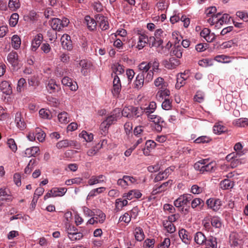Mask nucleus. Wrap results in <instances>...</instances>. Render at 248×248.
Wrapping results in <instances>:
<instances>
[{"mask_svg":"<svg viewBox=\"0 0 248 248\" xmlns=\"http://www.w3.org/2000/svg\"><path fill=\"white\" fill-rule=\"evenodd\" d=\"M122 115L128 118H132L134 117H139L142 115L143 113V109L141 108H138L129 106L125 107L121 112Z\"/></svg>","mask_w":248,"mask_h":248,"instance_id":"nucleus-1","label":"nucleus"},{"mask_svg":"<svg viewBox=\"0 0 248 248\" xmlns=\"http://www.w3.org/2000/svg\"><path fill=\"white\" fill-rule=\"evenodd\" d=\"M121 113L120 110L116 108L110 114V115L107 117L106 120L101 124V126H104L105 127H109L111 124L116 122L118 119L121 117Z\"/></svg>","mask_w":248,"mask_h":248,"instance_id":"nucleus-2","label":"nucleus"},{"mask_svg":"<svg viewBox=\"0 0 248 248\" xmlns=\"http://www.w3.org/2000/svg\"><path fill=\"white\" fill-rule=\"evenodd\" d=\"M69 23V19L65 17H63L62 20L58 18H53L50 21L52 29L55 31H60L64 27H67Z\"/></svg>","mask_w":248,"mask_h":248,"instance_id":"nucleus-3","label":"nucleus"},{"mask_svg":"<svg viewBox=\"0 0 248 248\" xmlns=\"http://www.w3.org/2000/svg\"><path fill=\"white\" fill-rule=\"evenodd\" d=\"M192 198L193 196L191 194H183L174 201V205L178 208H181L189 203Z\"/></svg>","mask_w":248,"mask_h":248,"instance_id":"nucleus-4","label":"nucleus"},{"mask_svg":"<svg viewBox=\"0 0 248 248\" xmlns=\"http://www.w3.org/2000/svg\"><path fill=\"white\" fill-rule=\"evenodd\" d=\"M67 189L64 187H53L44 196V199L46 200L50 197H61L66 192Z\"/></svg>","mask_w":248,"mask_h":248,"instance_id":"nucleus-5","label":"nucleus"},{"mask_svg":"<svg viewBox=\"0 0 248 248\" xmlns=\"http://www.w3.org/2000/svg\"><path fill=\"white\" fill-rule=\"evenodd\" d=\"M137 179L133 176L124 175L122 178L119 179L117 185L124 188H126L128 186L137 183Z\"/></svg>","mask_w":248,"mask_h":248,"instance_id":"nucleus-6","label":"nucleus"},{"mask_svg":"<svg viewBox=\"0 0 248 248\" xmlns=\"http://www.w3.org/2000/svg\"><path fill=\"white\" fill-rule=\"evenodd\" d=\"M208 208L215 212H217L222 205V201L219 199L210 198L206 202Z\"/></svg>","mask_w":248,"mask_h":248,"instance_id":"nucleus-7","label":"nucleus"},{"mask_svg":"<svg viewBox=\"0 0 248 248\" xmlns=\"http://www.w3.org/2000/svg\"><path fill=\"white\" fill-rule=\"evenodd\" d=\"M229 243L232 248H238L242 244L240 235L236 232H232L230 235Z\"/></svg>","mask_w":248,"mask_h":248,"instance_id":"nucleus-8","label":"nucleus"},{"mask_svg":"<svg viewBox=\"0 0 248 248\" xmlns=\"http://www.w3.org/2000/svg\"><path fill=\"white\" fill-rule=\"evenodd\" d=\"M46 89L49 93H58L61 90L60 85L57 84L56 81L53 79H50L47 81V83L46 84Z\"/></svg>","mask_w":248,"mask_h":248,"instance_id":"nucleus-9","label":"nucleus"},{"mask_svg":"<svg viewBox=\"0 0 248 248\" xmlns=\"http://www.w3.org/2000/svg\"><path fill=\"white\" fill-rule=\"evenodd\" d=\"M61 42L62 46L64 49L71 50L72 49L73 46L71 37L68 34L63 35L61 38Z\"/></svg>","mask_w":248,"mask_h":248,"instance_id":"nucleus-10","label":"nucleus"},{"mask_svg":"<svg viewBox=\"0 0 248 248\" xmlns=\"http://www.w3.org/2000/svg\"><path fill=\"white\" fill-rule=\"evenodd\" d=\"M7 61L12 66L17 67L19 64L18 56L16 51H12L7 56Z\"/></svg>","mask_w":248,"mask_h":248,"instance_id":"nucleus-11","label":"nucleus"},{"mask_svg":"<svg viewBox=\"0 0 248 248\" xmlns=\"http://www.w3.org/2000/svg\"><path fill=\"white\" fill-rule=\"evenodd\" d=\"M95 17L102 30L105 31L108 29L109 24L106 17L101 14H97L95 16Z\"/></svg>","mask_w":248,"mask_h":248,"instance_id":"nucleus-12","label":"nucleus"},{"mask_svg":"<svg viewBox=\"0 0 248 248\" xmlns=\"http://www.w3.org/2000/svg\"><path fill=\"white\" fill-rule=\"evenodd\" d=\"M208 159H205L202 173L212 172L216 170V164L214 162H209Z\"/></svg>","mask_w":248,"mask_h":248,"instance_id":"nucleus-13","label":"nucleus"},{"mask_svg":"<svg viewBox=\"0 0 248 248\" xmlns=\"http://www.w3.org/2000/svg\"><path fill=\"white\" fill-rule=\"evenodd\" d=\"M15 123L16 126L20 130H23L26 127V124L25 123L24 118L22 117L21 114L17 112L15 115Z\"/></svg>","mask_w":248,"mask_h":248,"instance_id":"nucleus-14","label":"nucleus"},{"mask_svg":"<svg viewBox=\"0 0 248 248\" xmlns=\"http://www.w3.org/2000/svg\"><path fill=\"white\" fill-rule=\"evenodd\" d=\"M113 77V90L112 91L114 94H117L119 93L121 90V83L120 78L116 75H115Z\"/></svg>","mask_w":248,"mask_h":248,"instance_id":"nucleus-15","label":"nucleus"},{"mask_svg":"<svg viewBox=\"0 0 248 248\" xmlns=\"http://www.w3.org/2000/svg\"><path fill=\"white\" fill-rule=\"evenodd\" d=\"M43 39V35L41 33L37 34L33 38L31 42V48L33 51H35L40 46Z\"/></svg>","mask_w":248,"mask_h":248,"instance_id":"nucleus-16","label":"nucleus"},{"mask_svg":"<svg viewBox=\"0 0 248 248\" xmlns=\"http://www.w3.org/2000/svg\"><path fill=\"white\" fill-rule=\"evenodd\" d=\"M142 194L139 190L134 189L130 190L127 193H124L123 195V197L128 200H131L134 198H140Z\"/></svg>","mask_w":248,"mask_h":248,"instance_id":"nucleus-17","label":"nucleus"},{"mask_svg":"<svg viewBox=\"0 0 248 248\" xmlns=\"http://www.w3.org/2000/svg\"><path fill=\"white\" fill-rule=\"evenodd\" d=\"M180 64V61L178 59L174 57L170 58L169 61H166L164 62V65L166 68L173 69L175 68Z\"/></svg>","mask_w":248,"mask_h":248,"instance_id":"nucleus-18","label":"nucleus"},{"mask_svg":"<svg viewBox=\"0 0 248 248\" xmlns=\"http://www.w3.org/2000/svg\"><path fill=\"white\" fill-rule=\"evenodd\" d=\"M97 21H96L94 19L91 18L89 16H86L85 17L84 24H86L88 29L90 31H93L96 29L97 25Z\"/></svg>","mask_w":248,"mask_h":248,"instance_id":"nucleus-19","label":"nucleus"},{"mask_svg":"<svg viewBox=\"0 0 248 248\" xmlns=\"http://www.w3.org/2000/svg\"><path fill=\"white\" fill-rule=\"evenodd\" d=\"M172 170L168 168L163 172L158 173L154 179L155 182H157L164 179H166L171 173Z\"/></svg>","mask_w":248,"mask_h":248,"instance_id":"nucleus-20","label":"nucleus"},{"mask_svg":"<svg viewBox=\"0 0 248 248\" xmlns=\"http://www.w3.org/2000/svg\"><path fill=\"white\" fill-rule=\"evenodd\" d=\"M172 181L171 180H169L167 182L163 183L160 186H157L156 188H155L153 191L152 194L155 195L158 193H161L163 191H165L167 189V187L169 186H171L172 184Z\"/></svg>","mask_w":248,"mask_h":248,"instance_id":"nucleus-21","label":"nucleus"},{"mask_svg":"<svg viewBox=\"0 0 248 248\" xmlns=\"http://www.w3.org/2000/svg\"><path fill=\"white\" fill-rule=\"evenodd\" d=\"M179 235L183 242L186 244H188L190 242L191 237L188 232L184 229H182L179 231Z\"/></svg>","mask_w":248,"mask_h":248,"instance_id":"nucleus-22","label":"nucleus"},{"mask_svg":"<svg viewBox=\"0 0 248 248\" xmlns=\"http://www.w3.org/2000/svg\"><path fill=\"white\" fill-rule=\"evenodd\" d=\"M76 145V142L74 140H62L58 142L56 146L59 149L67 148L68 147H74Z\"/></svg>","mask_w":248,"mask_h":248,"instance_id":"nucleus-23","label":"nucleus"},{"mask_svg":"<svg viewBox=\"0 0 248 248\" xmlns=\"http://www.w3.org/2000/svg\"><path fill=\"white\" fill-rule=\"evenodd\" d=\"M106 177L103 175L98 176H92L88 180V183L90 186L104 182Z\"/></svg>","mask_w":248,"mask_h":248,"instance_id":"nucleus-24","label":"nucleus"},{"mask_svg":"<svg viewBox=\"0 0 248 248\" xmlns=\"http://www.w3.org/2000/svg\"><path fill=\"white\" fill-rule=\"evenodd\" d=\"M148 37L146 34L144 33L139 34L137 48L139 49L143 48L145 46V45L148 44Z\"/></svg>","mask_w":248,"mask_h":248,"instance_id":"nucleus-25","label":"nucleus"},{"mask_svg":"<svg viewBox=\"0 0 248 248\" xmlns=\"http://www.w3.org/2000/svg\"><path fill=\"white\" fill-rule=\"evenodd\" d=\"M0 90L1 91L6 94H10L12 93V87L7 81H2L0 83Z\"/></svg>","mask_w":248,"mask_h":248,"instance_id":"nucleus-26","label":"nucleus"},{"mask_svg":"<svg viewBox=\"0 0 248 248\" xmlns=\"http://www.w3.org/2000/svg\"><path fill=\"white\" fill-rule=\"evenodd\" d=\"M204 245L206 246L205 248H217V238L210 236L207 238Z\"/></svg>","mask_w":248,"mask_h":248,"instance_id":"nucleus-27","label":"nucleus"},{"mask_svg":"<svg viewBox=\"0 0 248 248\" xmlns=\"http://www.w3.org/2000/svg\"><path fill=\"white\" fill-rule=\"evenodd\" d=\"M206 239L207 238L205 237L204 234L201 232H198L195 234L194 240L195 242L198 245H204Z\"/></svg>","mask_w":248,"mask_h":248,"instance_id":"nucleus-28","label":"nucleus"},{"mask_svg":"<svg viewBox=\"0 0 248 248\" xmlns=\"http://www.w3.org/2000/svg\"><path fill=\"white\" fill-rule=\"evenodd\" d=\"M156 143L152 140H147L145 143V148L143 150L145 155H149L150 150L154 149L156 146Z\"/></svg>","mask_w":248,"mask_h":248,"instance_id":"nucleus-29","label":"nucleus"},{"mask_svg":"<svg viewBox=\"0 0 248 248\" xmlns=\"http://www.w3.org/2000/svg\"><path fill=\"white\" fill-rule=\"evenodd\" d=\"M139 69L140 71V73H149V71H153L152 70H150L151 67V62L148 63L143 62L140 63L138 66Z\"/></svg>","mask_w":248,"mask_h":248,"instance_id":"nucleus-30","label":"nucleus"},{"mask_svg":"<svg viewBox=\"0 0 248 248\" xmlns=\"http://www.w3.org/2000/svg\"><path fill=\"white\" fill-rule=\"evenodd\" d=\"M134 235L135 239L138 241H141L144 238L143 231L140 227H137L134 230Z\"/></svg>","mask_w":248,"mask_h":248,"instance_id":"nucleus-31","label":"nucleus"},{"mask_svg":"<svg viewBox=\"0 0 248 248\" xmlns=\"http://www.w3.org/2000/svg\"><path fill=\"white\" fill-rule=\"evenodd\" d=\"M39 151V148L36 146H33L32 147L27 148L25 151V156L29 157L31 156H35Z\"/></svg>","mask_w":248,"mask_h":248,"instance_id":"nucleus-32","label":"nucleus"},{"mask_svg":"<svg viewBox=\"0 0 248 248\" xmlns=\"http://www.w3.org/2000/svg\"><path fill=\"white\" fill-rule=\"evenodd\" d=\"M143 78V74H139L137 76L135 81V88L138 89H140L143 87L144 84H145Z\"/></svg>","mask_w":248,"mask_h":248,"instance_id":"nucleus-33","label":"nucleus"},{"mask_svg":"<svg viewBox=\"0 0 248 248\" xmlns=\"http://www.w3.org/2000/svg\"><path fill=\"white\" fill-rule=\"evenodd\" d=\"M79 64L81 67V72L84 75H86L87 70L89 69L92 65L90 62L85 60H82L80 61Z\"/></svg>","mask_w":248,"mask_h":248,"instance_id":"nucleus-34","label":"nucleus"},{"mask_svg":"<svg viewBox=\"0 0 248 248\" xmlns=\"http://www.w3.org/2000/svg\"><path fill=\"white\" fill-rule=\"evenodd\" d=\"M11 45L13 48L17 49L19 48L21 45V40L19 37L17 35H14L12 37Z\"/></svg>","mask_w":248,"mask_h":248,"instance_id":"nucleus-35","label":"nucleus"},{"mask_svg":"<svg viewBox=\"0 0 248 248\" xmlns=\"http://www.w3.org/2000/svg\"><path fill=\"white\" fill-rule=\"evenodd\" d=\"M182 50L183 49L180 46H176L175 45L172 48L171 53L172 55L175 56L177 58H180L182 56Z\"/></svg>","mask_w":248,"mask_h":248,"instance_id":"nucleus-36","label":"nucleus"},{"mask_svg":"<svg viewBox=\"0 0 248 248\" xmlns=\"http://www.w3.org/2000/svg\"><path fill=\"white\" fill-rule=\"evenodd\" d=\"M221 187L224 189L232 188L234 186V182L229 179H226L220 182Z\"/></svg>","mask_w":248,"mask_h":248,"instance_id":"nucleus-37","label":"nucleus"},{"mask_svg":"<svg viewBox=\"0 0 248 248\" xmlns=\"http://www.w3.org/2000/svg\"><path fill=\"white\" fill-rule=\"evenodd\" d=\"M35 134L36 138L40 142H43L45 138L46 134L42 130L38 127L35 129Z\"/></svg>","mask_w":248,"mask_h":248,"instance_id":"nucleus-38","label":"nucleus"},{"mask_svg":"<svg viewBox=\"0 0 248 248\" xmlns=\"http://www.w3.org/2000/svg\"><path fill=\"white\" fill-rule=\"evenodd\" d=\"M20 6V4L19 0H10L9 1L8 7L13 11H16Z\"/></svg>","mask_w":248,"mask_h":248,"instance_id":"nucleus-39","label":"nucleus"},{"mask_svg":"<svg viewBox=\"0 0 248 248\" xmlns=\"http://www.w3.org/2000/svg\"><path fill=\"white\" fill-rule=\"evenodd\" d=\"M148 43L151 47H158L162 45L161 41L160 40H157L154 36L148 38Z\"/></svg>","mask_w":248,"mask_h":248,"instance_id":"nucleus-40","label":"nucleus"},{"mask_svg":"<svg viewBox=\"0 0 248 248\" xmlns=\"http://www.w3.org/2000/svg\"><path fill=\"white\" fill-rule=\"evenodd\" d=\"M113 69V72L111 74L112 77L115 75L118 76L119 75H122L124 72V69L123 66L119 64L114 65Z\"/></svg>","mask_w":248,"mask_h":248,"instance_id":"nucleus-41","label":"nucleus"},{"mask_svg":"<svg viewBox=\"0 0 248 248\" xmlns=\"http://www.w3.org/2000/svg\"><path fill=\"white\" fill-rule=\"evenodd\" d=\"M156 108V105L155 102H151L149 106L143 110L145 114L153 113Z\"/></svg>","mask_w":248,"mask_h":248,"instance_id":"nucleus-42","label":"nucleus"},{"mask_svg":"<svg viewBox=\"0 0 248 248\" xmlns=\"http://www.w3.org/2000/svg\"><path fill=\"white\" fill-rule=\"evenodd\" d=\"M235 125L238 127H245L248 125V119L241 118L235 120L233 123Z\"/></svg>","mask_w":248,"mask_h":248,"instance_id":"nucleus-43","label":"nucleus"},{"mask_svg":"<svg viewBox=\"0 0 248 248\" xmlns=\"http://www.w3.org/2000/svg\"><path fill=\"white\" fill-rule=\"evenodd\" d=\"M68 116V113L65 111L59 113L58 116L59 122L61 123H68L69 122V118Z\"/></svg>","mask_w":248,"mask_h":248,"instance_id":"nucleus-44","label":"nucleus"},{"mask_svg":"<svg viewBox=\"0 0 248 248\" xmlns=\"http://www.w3.org/2000/svg\"><path fill=\"white\" fill-rule=\"evenodd\" d=\"M93 216L98 217L99 218V223H103L106 219V215L100 210L96 209L93 211Z\"/></svg>","mask_w":248,"mask_h":248,"instance_id":"nucleus-45","label":"nucleus"},{"mask_svg":"<svg viewBox=\"0 0 248 248\" xmlns=\"http://www.w3.org/2000/svg\"><path fill=\"white\" fill-rule=\"evenodd\" d=\"M163 226L167 232L170 233L174 232L176 230L175 226L170 222H164Z\"/></svg>","mask_w":248,"mask_h":248,"instance_id":"nucleus-46","label":"nucleus"},{"mask_svg":"<svg viewBox=\"0 0 248 248\" xmlns=\"http://www.w3.org/2000/svg\"><path fill=\"white\" fill-rule=\"evenodd\" d=\"M221 16V14L220 13H218L215 15L212 16L211 17H210L207 20V22L211 25L216 24V27H217L218 26V17Z\"/></svg>","mask_w":248,"mask_h":248,"instance_id":"nucleus-47","label":"nucleus"},{"mask_svg":"<svg viewBox=\"0 0 248 248\" xmlns=\"http://www.w3.org/2000/svg\"><path fill=\"white\" fill-rule=\"evenodd\" d=\"M19 18V16L17 13H13L9 19V25L11 27H15L17 24Z\"/></svg>","mask_w":248,"mask_h":248,"instance_id":"nucleus-48","label":"nucleus"},{"mask_svg":"<svg viewBox=\"0 0 248 248\" xmlns=\"http://www.w3.org/2000/svg\"><path fill=\"white\" fill-rule=\"evenodd\" d=\"M36 162V161L34 159H32L30 161L28 165L26 166L24 170L25 173L27 174L31 173V171L34 168V165L35 164Z\"/></svg>","mask_w":248,"mask_h":248,"instance_id":"nucleus-49","label":"nucleus"},{"mask_svg":"<svg viewBox=\"0 0 248 248\" xmlns=\"http://www.w3.org/2000/svg\"><path fill=\"white\" fill-rule=\"evenodd\" d=\"M68 237L71 241H77L82 238L83 234L82 232L77 231V232L72 233L71 235H68Z\"/></svg>","mask_w":248,"mask_h":248,"instance_id":"nucleus-50","label":"nucleus"},{"mask_svg":"<svg viewBox=\"0 0 248 248\" xmlns=\"http://www.w3.org/2000/svg\"><path fill=\"white\" fill-rule=\"evenodd\" d=\"M204 160L205 159H201L197 162H196L194 165V168L195 170L199 171L201 173H202L203 165H204Z\"/></svg>","mask_w":248,"mask_h":248,"instance_id":"nucleus-51","label":"nucleus"},{"mask_svg":"<svg viewBox=\"0 0 248 248\" xmlns=\"http://www.w3.org/2000/svg\"><path fill=\"white\" fill-rule=\"evenodd\" d=\"M211 140V139L209 137L206 136H202L197 138L194 141V142L198 144L205 143H209Z\"/></svg>","mask_w":248,"mask_h":248,"instance_id":"nucleus-52","label":"nucleus"},{"mask_svg":"<svg viewBox=\"0 0 248 248\" xmlns=\"http://www.w3.org/2000/svg\"><path fill=\"white\" fill-rule=\"evenodd\" d=\"M40 116L43 119H50L51 115L49 110L42 108L39 112Z\"/></svg>","mask_w":248,"mask_h":248,"instance_id":"nucleus-53","label":"nucleus"},{"mask_svg":"<svg viewBox=\"0 0 248 248\" xmlns=\"http://www.w3.org/2000/svg\"><path fill=\"white\" fill-rule=\"evenodd\" d=\"M104 142V141H103L100 145L99 143H98L97 146H94L93 148L88 150L87 153V155L91 156L95 155L98 152L99 150L102 147V144Z\"/></svg>","mask_w":248,"mask_h":248,"instance_id":"nucleus-54","label":"nucleus"},{"mask_svg":"<svg viewBox=\"0 0 248 248\" xmlns=\"http://www.w3.org/2000/svg\"><path fill=\"white\" fill-rule=\"evenodd\" d=\"M81 137L83 138L87 142L91 141L93 138V134L92 133H88L86 131H82L79 135Z\"/></svg>","mask_w":248,"mask_h":248,"instance_id":"nucleus-55","label":"nucleus"},{"mask_svg":"<svg viewBox=\"0 0 248 248\" xmlns=\"http://www.w3.org/2000/svg\"><path fill=\"white\" fill-rule=\"evenodd\" d=\"M139 74H143V80L145 82V84L148 83L152 80L154 76L153 71H149V73H139Z\"/></svg>","mask_w":248,"mask_h":248,"instance_id":"nucleus-56","label":"nucleus"},{"mask_svg":"<svg viewBox=\"0 0 248 248\" xmlns=\"http://www.w3.org/2000/svg\"><path fill=\"white\" fill-rule=\"evenodd\" d=\"M230 16L228 14H223L221 16L218 17V25H222L224 23H227L229 21Z\"/></svg>","mask_w":248,"mask_h":248,"instance_id":"nucleus-57","label":"nucleus"},{"mask_svg":"<svg viewBox=\"0 0 248 248\" xmlns=\"http://www.w3.org/2000/svg\"><path fill=\"white\" fill-rule=\"evenodd\" d=\"M183 75V74H181L180 77L178 76L177 78V82L175 85V87L177 89H180L185 84L186 78L184 77H182Z\"/></svg>","mask_w":248,"mask_h":248,"instance_id":"nucleus-58","label":"nucleus"},{"mask_svg":"<svg viewBox=\"0 0 248 248\" xmlns=\"http://www.w3.org/2000/svg\"><path fill=\"white\" fill-rule=\"evenodd\" d=\"M242 155H243V153L242 152H233L227 155L226 156V159L228 161H232L235 159H238V158Z\"/></svg>","mask_w":248,"mask_h":248,"instance_id":"nucleus-59","label":"nucleus"},{"mask_svg":"<svg viewBox=\"0 0 248 248\" xmlns=\"http://www.w3.org/2000/svg\"><path fill=\"white\" fill-rule=\"evenodd\" d=\"M228 59L229 57L224 55H217L215 57V60L220 62L229 63L230 61Z\"/></svg>","mask_w":248,"mask_h":248,"instance_id":"nucleus-60","label":"nucleus"},{"mask_svg":"<svg viewBox=\"0 0 248 248\" xmlns=\"http://www.w3.org/2000/svg\"><path fill=\"white\" fill-rule=\"evenodd\" d=\"M226 127L220 124H216L214 126L213 131L215 134H220L226 131Z\"/></svg>","mask_w":248,"mask_h":248,"instance_id":"nucleus-61","label":"nucleus"},{"mask_svg":"<svg viewBox=\"0 0 248 248\" xmlns=\"http://www.w3.org/2000/svg\"><path fill=\"white\" fill-rule=\"evenodd\" d=\"M211 223L212 225L217 228H219L221 226V222L220 218L214 217L212 218Z\"/></svg>","mask_w":248,"mask_h":248,"instance_id":"nucleus-62","label":"nucleus"},{"mask_svg":"<svg viewBox=\"0 0 248 248\" xmlns=\"http://www.w3.org/2000/svg\"><path fill=\"white\" fill-rule=\"evenodd\" d=\"M201 204H202V205L203 206L204 202L200 198H195L191 202V207L192 208H195Z\"/></svg>","mask_w":248,"mask_h":248,"instance_id":"nucleus-63","label":"nucleus"},{"mask_svg":"<svg viewBox=\"0 0 248 248\" xmlns=\"http://www.w3.org/2000/svg\"><path fill=\"white\" fill-rule=\"evenodd\" d=\"M126 200H122L121 199H118L116 200L115 204L117 208H123L128 204V202Z\"/></svg>","mask_w":248,"mask_h":248,"instance_id":"nucleus-64","label":"nucleus"}]
</instances>
